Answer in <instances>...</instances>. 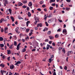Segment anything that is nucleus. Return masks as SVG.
<instances>
[{
    "instance_id": "35",
    "label": "nucleus",
    "mask_w": 75,
    "mask_h": 75,
    "mask_svg": "<svg viewBox=\"0 0 75 75\" xmlns=\"http://www.w3.org/2000/svg\"><path fill=\"white\" fill-rule=\"evenodd\" d=\"M45 23L46 24V26H48V23H47V21H46L45 22Z\"/></svg>"
},
{
    "instance_id": "62",
    "label": "nucleus",
    "mask_w": 75,
    "mask_h": 75,
    "mask_svg": "<svg viewBox=\"0 0 75 75\" xmlns=\"http://www.w3.org/2000/svg\"><path fill=\"white\" fill-rule=\"evenodd\" d=\"M53 75H56V72H54V73H53Z\"/></svg>"
},
{
    "instance_id": "32",
    "label": "nucleus",
    "mask_w": 75,
    "mask_h": 75,
    "mask_svg": "<svg viewBox=\"0 0 75 75\" xmlns=\"http://www.w3.org/2000/svg\"><path fill=\"white\" fill-rule=\"evenodd\" d=\"M50 10H52V9H53V7H52V6H50Z\"/></svg>"
},
{
    "instance_id": "1",
    "label": "nucleus",
    "mask_w": 75,
    "mask_h": 75,
    "mask_svg": "<svg viewBox=\"0 0 75 75\" xmlns=\"http://www.w3.org/2000/svg\"><path fill=\"white\" fill-rule=\"evenodd\" d=\"M0 72L1 74V75H3V74H4H4H6V72H7V71L2 70H1Z\"/></svg>"
},
{
    "instance_id": "56",
    "label": "nucleus",
    "mask_w": 75,
    "mask_h": 75,
    "mask_svg": "<svg viewBox=\"0 0 75 75\" xmlns=\"http://www.w3.org/2000/svg\"><path fill=\"white\" fill-rule=\"evenodd\" d=\"M48 41H49V40L48 39H46L45 40V42H48Z\"/></svg>"
},
{
    "instance_id": "58",
    "label": "nucleus",
    "mask_w": 75,
    "mask_h": 75,
    "mask_svg": "<svg viewBox=\"0 0 75 75\" xmlns=\"http://www.w3.org/2000/svg\"><path fill=\"white\" fill-rule=\"evenodd\" d=\"M44 11H47V8H44Z\"/></svg>"
},
{
    "instance_id": "21",
    "label": "nucleus",
    "mask_w": 75,
    "mask_h": 75,
    "mask_svg": "<svg viewBox=\"0 0 75 75\" xmlns=\"http://www.w3.org/2000/svg\"><path fill=\"white\" fill-rule=\"evenodd\" d=\"M55 38H57L59 37V35L58 34H57L55 35Z\"/></svg>"
},
{
    "instance_id": "29",
    "label": "nucleus",
    "mask_w": 75,
    "mask_h": 75,
    "mask_svg": "<svg viewBox=\"0 0 75 75\" xmlns=\"http://www.w3.org/2000/svg\"><path fill=\"white\" fill-rule=\"evenodd\" d=\"M22 7L23 8H27V6H26L25 5H24L22 6Z\"/></svg>"
},
{
    "instance_id": "9",
    "label": "nucleus",
    "mask_w": 75,
    "mask_h": 75,
    "mask_svg": "<svg viewBox=\"0 0 75 75\" xmlns=\"http://www.w3.org/2000/svg\"><path fill=\"white\" fill-rule=\"evenodd\" d=\"M7 52L8 54H11V51L10 50H7Z\"/></svg>"
},
{
    "instance_id": "60",
    "label": "nucleus",
    "mask_w": 75,
    "mask_h": 75,
    "mask_svg": "<svg viewBox=\"0 0 75 75\" xmlns=\"http://www.w3.org/2000/svg\"><path fill=\"white\" fill-rule=\"evenodd\" d=\"M45 30H46V31L48 30V28H45Z\"/></svg>"
},
{
    "instance_id": "48",
    "label": "nucleus",
    "mask_w": 75,
    "mask_h": 75,
    "mask_svg": "<svg viewBox=\"0 0 75 75\" xmlns=\"http://www.w3.org/2000/svg\"><path fill=\"white\" fill-rule=\"evenodd\" d=\"M52 45L53 46H55V44L54 42H53L52 43Z\"/></svg>"
},
{
    "instance_id": "44",
    "label": "nucleus",
    "mask_w": 75,
    "mask_h": 75,
    "mask_svg": "<svg viewBox=\"0 0 75 75\" xmlns=\"http://www.w3.org/2000/svg\"><path fill=\"white\" fill-rule=\"evenodd\" d=\"M66 1L68 2V3H70L71 2V0H66Z\"/></svg>"
},
{
    "instance_id": "2",
    "label": "nucleus",
    "mask_w": 75,
    "mask_h": 75,
    "mask_svg": "<svg viewBox=\"0 0 75 75\" xmlns=\"http://www.w3.org/2000/svg\"><path fill=\"white\" fill-rule=\"evenodd\" d=\"M63 33H66L65 34H64L65 35H67V30L66 29H64L63 30Z\"/></svg>"
},
{
    "instance_id": "4",
    "label": "nucleus",
    "mask_w": 75,
    "mask_h": 75,
    "mask_svg": "<svg viewBox=\"0 0 75 75\" xmlns=\"http://www.w3.org/2000/svg\"><path fill=\"white\" fill-rule=\"evenodd\" d=\"M52 22H53V20L52 19H49L48 21V23H52Z\"/></svg>"
},
{
    "instance_id": "34",
    "label": "nucleus",
    "mask_w": 75,
    "mask_h": 75,
    "mask_svg": "<svg viewBox=\"0 0 75 75\" xmlns=\"http://www.w3.org/2000/svg\"><path fill=\"white\" fill-rule=\"evenodd\" d=\"M42 7L43 8H44V7H46V6H45V4H43L42 5Z\"/></svg>"
},
{
    "instance_id": "20",
    "label": "nucleus",
    "mask_w": 75,
    "mask_h": 75,
    "mask_svg": "<svg viewBox=\"0 0 75 75\" xmlns=\"http://www.w3.org/2000/svg\"><path fill=\"white\" fill-rule=\"evenodd\" d=\"M58 75H62V71H61L60 72H59L58 73Z\"/></svg>"
},
{
    "instance_id": "51",
    "label": "nucleus",
    "mask_w": 75,
    "mask_h": 75,
    "mask_svg": "<svg viewBox=\"0 0 75 75\" xmlns=\"http://www.w3.org/2000/svg\"><path fill=\"white\" fill-rule=\"evenodd\" d=\"M32 52H33V51H35V49H33L32 50Z\"/></svg>"
},
{
    "instance_id": "13",
    "label": "nucleus",
    "mask_w": 75,
    "mask_h": 75,
    "mask_svg": "<svg viewBox=\"0 0 75 75\" xmlns=\"http://www.w3.org/2000/svg\"><path fill=\"white\" fill-rule=\"evenodd\" d=\"M49 37L50 40H52V39L54 38V37L52 36H49Z\"/></svg>"
},
{
    "instance_id": "11",
    "label": "nucleus",
    "mask_w": 75,
    "mask_h": 75,
    "mask_svg": "<svg viewBox=\"0 0 75 75\" xmlns=\"http://www.w3.org/2000/svg\"><path fill=\"white\" fill-rule=\"evenodd\" d=\"M22 2L23 3V4H26V3H27V0L23 1Z\"/></svg>"
},
{
    "instance_id": "59",
    "label": "nucleus",
    "mask_w": 75,
    "mask_h": 75,
    "mask_svg": "<svg viewBox=\"0 0 75 75\" xmlns=\"http://www.w3.org/2000/svg\"><path fill=\"white\" fill-rule=\"evenodd\" d=\"M5 33H7V30H6L5 29Z\"/></svg>"
},
{
    "instance_id": "42",
    "label": "nucleus",
    "mask_w": 75,
    "mask_h": 75,
    "mask_svg": "<svg viewBox=\"0 0 75 75\" xmlns=\"http://www.w3.org/2000/svg\"><path fill=\"white\" fill-rule=\"evenodd\" d=\"M64 69H65V70L67 71V67L66 66H65Z\"/></svg>"
},
{
    "instance_id": "16",
    "label": "nucleus",
    "mask_w": 75,
    "mask_h": 75,
    "mask_svg": "<svg viewBox=\"0 0 75 75\" xmlns=\"http://www.w3.org/2000/svg\"><path fill=\"white\" fill-rule=\"evenodd\" d=\"M3 21H4V18H2L1 20H0V23H1Z\"/></svg>"
},
{
    "instance_id": "6",
    "label": "nucleus",
    "mask_w": 75,
    "mask_h": 75,
    "mask_svg": "<svg viewBox=\"0 0 75 75\" xmlns=\"http://www.w3.org/2000/svg\"><path fill=\"white\" fill-rule=\"evenodd\" d=\"M10 69H14V66L12 64L10 67Z\"/></svg>"
},
{
    "instance_id": "40",
    "label": "nucleus",
    "mask_w": 75,
    "mask_h": 75,
    "mask_svg": "<svg viewBox=\"0 0 75 75\" xmlns=\"http://www.w3.org/2000/svg\"><path fill=\"white\" fill-rule=\"evenodd\" d=\"M37 10H38V11H41V8H38L37 9Z\"/></svg>"
},
{
    "instance_id": "17",
    "label": "nucleus",
    "mask_w": 75,
    "mask_h": 75,
    "mask_svg": "<svg viewBox=\"0 0 75 75\" xmlns=\"http://www.w3.org/2000/svg\"><path fill=\"white\" fill-rule=\"evenodd\" d=\"M8 1L7 0H5V2L4 3V4H8Z\"/></svg>"
},
{
    "instance_id": "37",
    "label": "nucleus",
    "mask_w": 75,
    "mask_h": 75,
    "mask_svg": "<svg viewBox=\"0 0 75 75\" xmlns=\"http://www.w3.org/2000/svg\"><path fill=\"white\" fill-rule=\"evenodd\" d=\"M1 33H3V31H4V30L3 29V28H1Z\"/></svg>"
},
{
    "instance_id": "18",
    "label": "nucleus",
    "mask_w": 75,
    "mask_h": 75,
    "mask_svg": "<svg viewBox=\"0 0 75 75\" xmlns=\"http://www.w3.org/2000/svg\"><path fill=\"white\" fill-rule=\"evenodd\" d=\"M8 11L9 12L10 14H11V9L9 8L8 9Z\"/></svg>"
},
{
    "instance_id": "54",
    "label": "nucleus",
    "mask_w": 75,
    "mask_h": 75,
    "mask_svg": "<svg viewBox=\"0 0 75 75\" xmlns=\"http://www.w3.org/2000/svg\"><path fill=\"white\" fill-rule=\"evenodd\" d=\"M10 57H8L7 58V59H8V61H10Z\"/></svg>"
},
{
    "instance_id": "33",
    "label": "nucleus",
    "mask_w": 75,
    "mask_h": 75,
    "mask_svg": "<svg viewBox=\"0 0 75 75\" xmlns=\"http://www.w3.org/2000/svg\"><path fill=\"white\" fill-rule=\"evenodd\" d=\"M49 62L50 63H51V61H52V59H51V58L49 59Z\"/></svg>"
},
{
    "instance_id": "14",
    "label": "nucleus",
    "mask_w": 75,
    "mask_h": 75,
    "mask_svg": "<svg viewBox=\"0 0 75 75\" xmlns=\"http://www.w3.org/2000/svg\"><path fill=\"white\" fill-rule=\"evenodd\" d=\"M21 63V62L20 61H18V62H17L15 64V65H18L17 64H20Z\"/></svg>"
},
{
    "instance_id": "63",
    "label": "nucleus",
    "mask_w": 75,
    "mask_h": 75,
    "mask_svg": "<svg viewBox=\"0 0 75 75\" xmlns=\"http://www.w3.org/2000/svg\"><path fill=\"white\" fill-rule=\"evenodd\" d=\"M73 28L74 29V31H75V27L74 25L73 26Z\"/></svg>"
},
{
    "instance_id": "52",
    "label": "nucleus",
    "mask_w": 75,
    "mask_h": 75,
    "mask_svg": "<svg viewBox=\"0 0 75 75\" xmlns=\"http://www.w3.org/2000/svg\"><path fill=\"white\" fill-rule=\"evenodd\" d=\"M15 24H16V25H17V24H18V22L17 21H16Z\"/></svg>"
},
{
    "instance_id": "53",
    "label": "nucleus",
    "mask_w": 75,
    "mask_h": 75,
    "mask_svg": "<svg viewBox=\"0 0 75 75\" xmlns=\"http://www.w3.org/2000/svg\"><path fill=\"white\" fill-rule=\"evenodd\" d=\"M49 44H52V41H50L49 42Z\"/></svg>"
},
{
    "instance_id": "19",
    "label": "nucleus",
    "mask_w": 75,
    "mask_h": 75,
    "mask_svg": "<svg viewBox=\"0 0 75 75\" xmlns=\"http://www.w3.org/2000/svg\"><path fill=\"white\" fill-rule=\"evenodd\" d=\"M18 17L19 20H21V19L23 20V18L22 17H21L20 16H18Z\"/></svg>"
},
{
    "instance_id": "23",
    "label": "nucleus",
    "mask_w": 75,
    "mask_h": 75,
    "mask_svg": "<svg viewBox=\"0 0 75 75\" xmlns=\"http://www.w3.org/2000/svg\"><path fill=\"white\" fill-rule=\"evenodd\" d=\"M31 14L30 13V12H28V17H31Z\"/></svg>"
},
{
    "instance_id": "64",
    "label": "nucleus",
    "mask_w": 75,
    "mask_h": 75,
    "mask_svg": "<svg viewBox=\"0 0 75 75\" xmlns=\"http://www.w3.org/2000/svg\"><path fill=\"white\" fill-rule=\"evenodd\" d=\"M73 24H75V19H74L73 21Z\"/></svg>"
},
{
    "instance_id": "31",
    "label": "nucleus",
    "mask_w": 75,
    "mask_h": 75,
    "mask_svg": "<svg viewBox=\"0 0 75 75\" xmlns=\"http://www.w3.org/2000/svg\"><path fill=\"white\" fill-rule=\"evenodd\" d=\"M20 48V46H17V50H19Z\"/></svg>"
},
{
    "instance_id": "5",
    "label": "nucleus",
    "mask_w": 75,
    "mask_h": 75,
    "mask_svg": "<svg viewBox=\"0 0 75 75\" xmlns=\"http://www.w3.org/2000/svg\"><path fill=\"white\" fill-rule=\"evenodd\" d=\"M18 5L19 6H23V3H21V2H19L18 4Z\"/></svg>"
},
{
    "instance_id": "22",
    "label": "nucleus",
    "mask_w": 75,
    "mask_h": 75,
    "mask_svg": "<svg viewBox=\"0 0 75 75\" xmlns=\"http://www.w3.org/2000/svg\"><path fill=\"white\" fill-rule=\"evenodd\" d=\"M3 40H4V39H3V38L2 37H0V41H3Z\"/></svg>"
},
{
    "instance_id": "39",
    "label": "nucleus",
    "mask_w": 75,
    "mask_h": 75,
    "mask_svg": "<svg viewBox=\"0 0 75 75\" xmlns=\"http://www.w3.org/2000/svg\"><path fill=\"white\" fill-rule=\"evenodd\" d=\"M26 32L28 33V31H30V28L26 29Z\"/></svg>"
},
{
    "instance_id": "45",
    "label": "nucleus",
    "mask_w": 75,
    "mask_h": 75,
    "mask_svg": "<svg viewBox=\"0 0 75 75\" xmlns=\"http://www.w3.org/2000/svg\"><path fill=\"white\" fill-rule=\"evenodd\" d=\"M38 22V21H35L34 23L35 24H36V25H37V23Z\"/></svg>"
},
{
    "instance_id": "8",
    "label": "nucleus",
    "mask_w": 75,
    "mask_h": 75,
    "mask_svg": "<svg viewBox=\"0 0 75 75\" xmlns=\"http://www.w3.org/2000/svg\"><path fill=\"white\" fill-rule=\"evenodd\" d=\"M0 67L2 68H4V65L3 64H0Z\"/></svg>"
},
{
    "instance_id": "57",
    "label": "nucleus",
    "mask_w": 75,
    "mask_h": 75,
    "mask_svg": "<svg viewBox=\"0 0 75 75\" xmlns=\"http://www.w3.org/2000/svg\"><path fill=\"white\" fill-rule=\"evenodd\" d=\"M8 29V28L7 27H6L5 28V30H7Z\"/></svg>"
},
{
    "instance_id": "38",
    "label": "nucleus",
    "mask_w": 75,
    "mask_h": 75,
    "mask_svg": "<svg viewBox=\"0 0 75 75\" xmlns=\"http://www.w3.org/2000/svg\"><path fill=\"white\" fill-rule=\"evenodd\" d=\"M62 47H59V51H60V50H62Z\"/></svg>"
},
{
    "instance_id": "15",
    "label": "nucleus",
    "mask_w": 75,
    "mask_h": 75,
    "mask_svg": "<svg viewBox=\"0 0 75 75\" xmlns=\"http://www.w3.org/2000/svg\"><path fill=\"white\" fill-rule=\"evenodd\" d=\"M52 16V14H50L48 16V14L47 15V17H48V18L51 17Z\"/></svg>"
},
{
    "instance_id": "49",
    "label": "nucleus",
    "mask_w": 75,
    "mask_h": 75,
    "mask_svg": "<svg viewBox=\"0 0 75 75\" xmlns=\"http://www.w3.org/2000/svg\"><path fill=\"white\" fill-rule=\"evenodd\" d=\"M56 4H55V3L54 4H52V6H55Z\"/></svg>"
},
{
    "instance_id": "25",
    "label": "nucleus",
    "mask_w": 75,
    "mask_h": 75,
    "mask_svg": "<svg viewBox=\"0 0 75 75\" xmlns=\"http://www.w3.org/2000/svg\"><path fill=\"white\" fill-rule=\"evenodd\" d=\"M0 45L1 47V48L4 47V45L3 44H0Z\"/></svg>"
},
{
    "instance_id": "47",
    "label": "nucleus",
    "mask_w": 75,
    "mask_h": 75,
    "mask_svg": "<svg viewBox=\"0 0 75 75\" xmlns=\"http://www.w3.org/2000/svg\"><path fill=\"white\" fill-rule=\"evenodd\" d=\"M32 34H33V32H30V33L29 34V36H31Z\"/></svg>"
},
{
    "instance_id": "30",
    "label": "nucleus",
    "mask_w": 75,
    "mask_h": 75,
    "mask_svg": "<svg viewBox=\"0 0 75 75\" xmlns=\"http://www.w3.org/2000/svg\"><path fill=\"white\" fill-rule=\"evenodd\" d=\"M61 31V28H59V29L57 30V31L58 32H60V31Z\"/></svg>"
},
{
    "instance_id": "26",
    "label": "nucleus",
    "mask_w": 75,
    "mask_h": 75,
    "mask_svg": "<svg viewBox=\"0 0 75 75\" xmlns=\"http://www.w3.org/2000/svg\"><path fill=\"white\" fill-rule=\"evenodd\" d=\"M40 4H44V1H41L40 2Z\"/></svg>"
},
{
    "instance_id": "61",
    "label": "nucleus",
    "mask_w": 75,
    "mask_h": 75,
    "mask_svg": "<svg viewBox=\"0 0 75 75\" xmlns=\"http://www.w3.org/2000/svg\"><path fill=\"white\" fill-rule=\"evenodd\" d=\"M22 41L24 42L25 41V40L24 39H22Z\"/></svg>"
},
{
    "instance_id": "24",
    "label": "nucleus",
    "mask_w": 75,
    "mask_h": 75,
    "mask_svg": "<svg viewBox=\"0 0 75 75\" xmlns=\"http://www.w3.org/2000/svg\"><path fill=\"white\" fill-rule=\"evenodd\" d=\"M55 0H51L50 1V3H51L52 2H55Z\"/></svg>"
},
{
    "instance_id": "46",
    "label": "nucleus",
    "mask_w": 75,
    "mask_h": 75,
    "mask_svg": "<svg viewBox=\"0 0 75 75\" xmlns=\"http://www.w3.org/2000/svg\"><path fill=\"white\" fill-rule=\"evenodd\" d=\"M26 9H27V10H28V11L30 10V8H29V7H28Z\"/></svg>"
},
{
    "instance_id": "36",
    "label": "nucleus",
    "mask_w": 75,
    "mask_h": 75,
    "mask_svg": "<svg viewBox=\"0 0 75 75\" xmlns=\"http://www.w3.org/2000/svg\"><path fill=\"white\" fill-rule=\"evenodd\" d=\"M51 33V31H49L47 33V34H50Z\"/></svg>"
},
{
    "instance_id": "12",
    "label": "nucleus",
    "mask_w": 75,
    "mask_h": 75,
    "mask_svg": "<svg viewBox=\"0 0 75 75\" xmlns=\"http://www.w3.org/2000/svg\"><path fill=\"white\" fill-rule=\"evenodd\" d=\"M28 5L29 6L31 7L32 6V3H31V2H30Z\"/></svg>"
},
{
    "instance_id": "27",
    "label": "nucleus",
    "mask_w": 75,
    "mask_h": 75,
    "mask_svg": "<svg viewBox=\"0 0 75 75\" xmlns=\"http://www.w3.org/2000/svg\"><path fill=\"white\" fill-rule=\"evenodd\" d=\"M14 45L15 46H17V42H16V41H15L14 42Z\"/></svg>"
},
{
    "instance_id": "28",
    "label": "nucleus",
    "mask_w": 75,
    "mask_h": 75,
    "mask_svg": "<svg viewBox=\"0 0 75 75\" xmlns=\"http://www.w3.org/2000/svg\"><path fill=\"white\" fill-rule=\"evenodd\" d=\"M26 51V49L24 48H23V50H22V52H23Z\"/></svg>"
},
{
    "instance_id": "43",
    "label": "nucleus",
    "mask_w": 75,
    "mask_h": 75,
    "mask_svg": "<svg viewBox=\"0 0 75 75\" xmlns=\"http://www.w3.org/2000/svg\"><path fill=\"white\" fill-rule=\"evenodd\" d=\"M21 29H22V30L24 29V30H25L26 29V28H21Z\"/></svg>"
},
{
    "instance_id": "10",
    "label": "nucleus",
    "mask_w": 75,
    "mask_h": 75,
    "mask_svg": "<svg viewBox=\"0 0 75 75\" xmlns=\"http://www.w3.org/2000/svg\"><path fill=\"white\" fill-rule=\"evenodd\" d=\"M28 23H30V21H28L26 23V24L27 27H28Z\"/></svg>"
},
{
    "instance_id": "50",
    "label": "nucleus",
    "mask_w": 75,
    "mask_h": 75,
    "mask_svg": "<svg viewBox=\"0 0 75 75\" xmlns=\"http://www.w3.org/2000/svg\"><path fill=\"white\" fill-rule=\"evenodd\" d=\"M16 32L17 33H20V32L18 31V30H16Z\"/></svg>"
},
{
    "instance_id": "7",
    "label": "nucleus",
    "mask_w": 75,
    "mask_h": 75,
    "mask_svg": "<svg viewBox=\"0 0 75 75\" xmlns=\"http://www.w3.org/2000/svg\"><path fill=\"white\" fill-rule=\"evenodd\" d=\"M11 20H12V21L13 22V21H14V17H13L11 16Z\"/></svg>"
},
{
    "instance_id": "55",
    "label": "nucleus",
    "mask_w": 75,
    "mask_h": 75,
    "mask_svg": "<svg viewBox=\"0 0 75 75\" xmlns=\"http://www.w3.org/2000/svg\"><path fill=\"white\" fill-rule=\"evenodd\" d=\"M54 58V55L52 54L51 55V58L52 59V58Z\"/></svg>"
},
{
    "instance_id": "3",
    "label": "nucleus",
    "mask_w": 75,
    "mask_h": 75,
    "mask_svg": "<svg viewBox=\"0 0 75 75\" xmlns=\"http://www.w3.org/2000/svg\"><path fill=\"white\" fill-rule=\"evenodd\" d=\"M42 26V24L41 23H40V24L38 23L37 25V27H38L39 26L41 27Z\"/></svg>"
},
{
    "instance_id": "41",
    "label": "nucleus",
    "mask_w": 75,
    "mask_h": 75,
    "mask_svg": "<svg viewBox=\"0 0 75 75\" xmlns=\"http://www.w3.org/2000/svg\"><path fill=\"white\" fill-rule=\"evenodd\" d=\"M66 10H70V8H66Z\"/></svg>"
}]
</instances>
